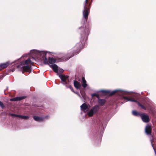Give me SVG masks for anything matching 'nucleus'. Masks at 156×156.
I'll list each match as a JSON object with an SVG mask.
<instances>
[{
    "label": "nucleus",
    "mask_w": 156,
    "mask_h": 156,
    "mask_svg": "<svg viewBox=\"0 0 156 156\" xmlns=\"http://www.w3.org/2000/svg\"><path fill=\"white\" fill-rule=\"evenodd\" d=\"M32 62L30 59H28L24 62H22L18 68H22L24 71L30 72L31 65Z\"/></svg>",
    "instance_id": "nucleus-1"
},
{
    "label": "nucleus",
    "mask_w": 156,
    "mask_h": 156,
    "mask_svg": "<svg viewBox=\"0 0 156 156\" xmlns=\"http://www.w3.org/2000/svg\"><path fill=\"white\" fill-rule=\"evenodd\" d=\"M98 109L99 106L98 105L94 106L87 113V115L90 117L93 116V114L95 113Z\"/></svg>",
    "instance_id": "nucleus-2"
},
{
    "label": "nucleus",
    "mask_w": 156,
    "mask_h": 156,
    "mask_svg": "<svg viewBox=\"0 0 156 156\" xmlns=\"http://www.w3.org/2000/svg\"><path fill=\"white\" fill-rule=\"evenodd\" d=\"M80 107L81 110L84 112H86L90 108V106L89 104L84 103Z\"/></svg>",
    "instance_id": "nucleus-3"
},
{
    "label": "nucleus",
    "mask_w": 156,
    "mask_h": 156,
    "mask_svg": "<svg viewBox=\"0 0 156 156\" xmlns=\"http://www.w3.org/2000/svg\"><path fill=\"white\" fill-rule=\"evenodd\" d=\"M43 60L45 64L48 63V62L49 63L51 64L54 63L56 62V60L52 58H49L48 61H47L46 58H44Z\"/></svg>",
    "instance_id": "nucleus-4"
},
{
    "label": "nucleus",
    "mask_w": 156,
    "mask_h": 156,
    "mask_svg": "<svg viewBox=\"0 0 156 156\" xmlns=\"http://www.w3.org/2000/svg\"><path fill=\"white\" fill-rule=\"evenodd\" d=\"M141 117L143 122H147L149 121V116L145 114H143L141 115Z\"/></svg>",
    "instance_id": "nucleus-5"
},
{
    "label": "nucleus",
    "mask_w": 156,
    "mask_h": 156,
    "mask_svg": "<svg viewBox=\"0 0 156 156\" xmlns=\"http://www.w3.org/2000/svg\"><path fill=\"white\" fill-rule=\"evenodd\" d=\"M48 116H46L44 117H40L37 116H34L33 118L37 122H41L44 121L45 118H48Z\"/></svg>",
    "instance_id": "nucleus-6"
},
{
    "label": "nucleus",
    "mask_w": 156,
    "mask_h": 156,
    "mask_svg": "<svg viewBox=\"0 0 156 156\" xmlns=\"http://www.w3.org/2000/svg\"><path fill=\"white\" fill-rule=\"evenodd\" d=\"M151 128L150 125H147L145 127V132L147 134H150L151 133Z\"/></svg>",
    "instance_id": "nucleus-7"
},
{
    "label": "nucleus",
    "mask_w": 156,
    "mask_h": 156,
    "mask_svg": "<svg viewBox=\"0 0 156 156\" xmlns=\"http://www.w3.org/2000/svg\"><path fill=\"white\" fill-rule=\"evenodd\" d=\"M10 64L9 62H7L5 63H2L0 64V70L2 69H4L7 67Z\"/></svg>",
    "instance_id": "nucleus-8"
},
{
    "label": "nucleus",
    "mask_w": 156,
    "mask_h": 156,
    "mask_svg": "<svg viewBox=\"0 0 156 156\" xmlns=\"http://www.w3.org/2000/svg\"><path fill=\"white\" fill-rule=\"evenodd\" d=\"M50 66L55 72L56 73L58 72V67L57 65L55 64H52L50 65Z\"/></svg>",
    "instance_id": "nucleus-9"
},
{
    "label": "nucleus",
    "mask_w": 156,
    "mask_h": 156,
    "mask_svg": "<svg viewBox=\"0 0 156 156\" xmlns=\"http://www.w3.org/2000/svg\"><path fill=\"white\" fill-rule=\"evenodd\" d=\"M89 13V11H88L87 9L86 8V6H84V10L83 12V16L85 18H87L88 14Z\"/></svg>",
    "instance_id": "nucleus-10"
},
{
    "label": "nucleus",
    "mask_w": 156,
    "mask_h": 156,
    "mask_svg": "<svg viewBox=\"0 0 156 156\" xmlns=\"http://www.w3.org/2000/svg\"><path fill=\"white\" fill-rule=\"evenodd\" d=\"M74 84L75 87L77 89L80 88L81 87L80 84L76 81H74Z\"/></svg>",
    "instance_id": "nucleus-11"
},
{
    "label": "nucleus",
    "mask_w": 156,
    "mask_h": 156,
    "mask_svg": "<svg viewBox=\"0 0 156 156\" xmlns=\"http://www.w3.org/2000/svg\"><path fill=\"white\" fill-rule=\"evenodd\" d=\"M124 99L127 101L136 102V100H134L133 98L131 97H124Z\"/></svg>",
    "instance_id": "nucleus-12"
},
{
    "label": "nucleus",
    "mask_w": 156,
    "mask_h": 156,
    "mask_svg": "<svg viewBox=\"0 0 156 156\" xmlns=\"http://www.w3.org/2000/svg\"><path fill=\"white\" fill-rule=\"evenodd\" d=\"M59 77L61 79V80L64 82L65 81L67 78V76H66L63 75H60Z\"/></svg>",
    "instance_id": "nucleus-13"
},
{
    "label": "nucleus",
    "mask_w": 156,
    "mask_h": 156,
    "mask_svg": "<svg viewBox=\"0 0 156 156\" xmlns=\"http://www.w3.org/2000/svg\"><path fill=\"white\" fill-rule=\"evenodd\" d=\"M82 85L83 87L85 88L87 86V84L86 83V81L85 80V79L84 77H83L82 78Z\"/></svg>",
    "instance_id": "nucleus-14"
},
{
    "label": "nucleus",
    "mask_w": 156,
    "mask_h": 156,
    "mask_svg": "<svg viewBox=\"0 0 156 156\" xmlns=\"http://www.w3.org/2000/svg\"><path fill=\"white\" fill-rule=\"evenodd\" d=\"M24 97H16L13 99H10V101H17L19 100H22L23 98H24Z\"/></svg>",
    "instance_id": "nucleus-15"
},
{
    "label": "nucleus",
    "mask_w": 156,
    "mask_h": 156,
    "mask_svg": "<svg viewBox=\"0 0 156 156\" xmlns=\"http://www.w3.org/2000/svg\"><path fill=\"white\" fill-rule=\"evenodd\" d=\"M105 100L103 99L99 100L98 101V103L100 105L102 106L105 103Z\"/></svg>",
    "instance_id": "nucleus-16"
},
{
    "label": "nucleus",
    "mask_w": 156,
    "mask_h": 156,
    "mask_svg": "<svg viewBox=\"0 0 156 156\" xmlns=\"http://www.w3.org/2000/svg\"><path fill=\"white\" fill-rule=\"evenodd\" d=\"M17 117L25 119H28L29 118V117L28 116H23L22 115H17Z\"/></svg>",
    "instance_id": "nucleus-17"
},
{
    "label": "nucleus",
    "mask_w": 156,
    "mask_h": 156,
    "mask_svg": "<svg viewBox=\"0 0 156 156\" xmlns=\"http://www.w3.org/2000/svg\"><path fill=\"white\" fill-rule=\"evenodd\" d=\"M132 114L133 115H138L139 114L137 113V112L135 111H133L132 112Z\"/></svg>",
    "instance_id": "nucleus-18"
},
{
    "label": "nucleus",
    "mask_w": 156,
    "mask_h": 156,
    "mask_svg": "<svg viewBox=\"0 0 156 156\" xmlns=\"http://www.w3.org/2000/svg\"><path fill=\"white\" fill-rule=\"evenodd\" d=\"M119 90H115L114 91H113L111 93V95H113L115 94L116 92L119 91Z\"/></svg>",
    "instance_id": "nucleus-19"
},
{
    "label": "nucleus",
    "mask_w": 156,
    "mask_h": 156,
    "mask_svg": "<svg viewBox=\"0 0 156 156\" xmlns=\"http://www.w3.org/2000/svg\"><path fill=\"white\" fill-rule=\"evenodd\" d=\"M0 106L2 107H4L3 105L2 102L0 103Z\"/></svg>",
    "instance_id": "nucleus-20"
},
{
    "label": "nucleus",
    "mask_w": 156,
    "mask_h": 156,
    "mask_svg": "<svg viewBox=\"0 0 156 156\" xmlns=\"http://www.w3.org/2000/svg\"><path fill=\"white\" fill-rule=\"evenodd\" d=\"M140 105L141 106V107L142 108H143L144 109H145V108L144 107V106H143V105Z\"/></svg>",
    "instance_id": "nucleus-21"
},
{
    "label": "nucleus",
    "mask_w": 156,
    "mask_h": 156,
    "mask_svg": "<svg viewBox=\"0 0 156 156\" xmlns=\"http://www.w3.org/2000/svg\"><path fill=\"white\" fill-rule=\"evenodd\" d=\"M88 0H86L85 2L86 3H87Z\"/></svg>",
    "instance_id": "nucleus-22"
},
{
    "label": "nucleus",
    "mask_w": 156,
    "mask_h": 156,
    "mask_svg": "<svg viewBox=\"0 0 156 156\" xmlns=\"http://www.w3.org/2000/svg\"><path fill=\"white\" fill-rule=\"evenodd\" d=\"M42 53L44 55H46V54H45L44 52H42Z\"/></svg>",
    "instance_id": "nucleus-23"
},
{
    "label": "nucleus",
    "mask_w": 156,
    "mask_h": 156,
    "mask_svg": "<svg viewBox=\"0 0 156 156\" xmlns=\"http://www.w3.org/2000/svg\"><path fill=\"white\" fill-rule=\"evenodd\" d=\"M12 115L13 116H17V115Z\"/></svg>",
    "instance_id": "nucleus-24"
},
{
    "label": "nucleus",
    "mask_w": 156,
    "mask_h": 156,
    "mask_svg": "<svg viewBox=\"0 0 156 156\" xmlns=\"http://www.w3.org/2000/svg\"><path fill=\"white\" fill-rule=\"evenodd\" d=\"M34 51L36 52L35 53H36L37 52V51Z\"/></svg>",
    "instance_id": "nucleus-25"
},
{
    "label": "nucleus",
    "mask_w": 156,
    "mask_h": 156,
    "mask_svg": "<svg viewBox=\"0 0 156 156\" xmlns=\"http://www.w3.org/2000/svg\"><path fill=\"white\" fill-rule=\"evenodd\" d=\"M70 89H71L72 90H73V89L71 87H70Z\"/></svg>",
    "instance_id": "nucleus-26"
},
{
    "label": "nucleus",
    "mask_w": 156,
    "mask_h": 156,
    "mask_svg": "<svg viewBox=\"0 0 156 156\" xmlns=\"http://www.w3.org/2000/svg\"><path fill=\"white\" fill-rule=\"evenodd\" d=\"M137 102L138 103V104L139 105H140V104L138 103V102Z\"/></svg>",
    "instance_id": "nucleus-27"
},
{
    "label": "nucleus",
    "mask_w": 156,
    "mask_h": 156,
    "mask_svg": "<svg viewBox=\"0 0 156 156\" xmlns=\"http://www.w3.org/2000/svg\"><path fill=\"white\" fill-rule=\"evenodd\" d=\"M155 151V154L156 155V152H155V151Z\"/></svg>",
    "instance_id": "nucleus-28"
},
{
    "label": "nucleus",
    "mask_w": 156,
    "mask_h": 156,
    "mask_svg": "<svg viewBox=\"0 0 156 156\" xmlns=\"http://www.w3.org/2000/svg\"><path fill=\"white\" fill-rule=\"evenodd\" d=\"M94 94H92V96H94Z\"/></svg>",
    "instance_id": "nucleus-29"
},
{
    "label": "nucleus",
    "mask_w": 156,
    "mask_h": 156,
    "mask_svg": "<svg viewBox=\"0 0 156 156\" xmlns=\"http://www.w3.org/2000/svg\"><path fill=\"white\" fill-rule=\"evenodd\" d=\"M105 92H107V91H106Z\"/></svg>",
    "instance_id": "nucleus-30"
},
{
    "label": "nucleus",
    "mask_w": 156,
    "mask_h": 156,
    "mask_svg": "<svg viewBox=\"0 0 156 156\" xmlns=\"http://www.w3.org/2000/svg\"><path fill=\"white\" fill-rule=\"evenodd\" d=\"M2 102H1V101H0V103H1Z\"/></svg>",
    "instance_id": "nucleus-31"
}]
</instances>
